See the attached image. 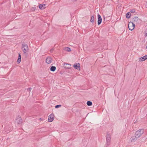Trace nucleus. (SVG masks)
Instances as JSON below:
<instances>
[{
    "mask_svg": "<svg viewBox=\"0 0 147 147\" xmlns=\"http://www.w3.org/2000/svg\"><path fill=\"white\" fill-rule=\"evenodd\" d=\"M139 18L137 17H135L133 19V21L134 22H137Z\"/></svg>",
    "mask_w": 147,
    "mask_h": 147,
    "instance_id": "dca6fc26",
    "label": "nucleus"
},
{
    "mask_svg": "<svg viewBox=\"0 0 147 147\" xmlns=\"http://www.w3.org/2000/svg\"><path fill=\"white\" fill-rule=\"evenodd\" d=\"M36 7L35 5H34V7H32L31 8V10L32 11H34L36 9V7Z\"/></svg>",
    "mask_w": 147,
    "mask_h": 147,
    "instance_id": "a211bd4d",
    "label": "nucleus"
},
{
    "mask_svg": "<svg viewBox=\"0 0 147 147\" xmlns=\"http://www.w3.org/2000/svg\"><path fill=\"white\" fill-rule=\"evenodd\" d=\"M74 67L75 69L80 70V64L79 63H75L74 65Z\"/></svg>",
    "mask_w": 147,
    "mask_h": 147,
    "instance_id": "1a4fd4ad",
    "label": "nucleus"
},
{
    "mask_svg": "<svg viewBox=\"0 0 147 147\" xmlns=\"http://www.w3.org/2000/svg\"><path fill=\"white\" fill-rule=\"evenodd\" d=\"M52 60V59L49 57H47L46 59V61L47 64L50 63Z\"/></svg>",
    "mask_w": 147,
    "mask_h": 147,
    "instance_id": "6e6552de",
    "label": "nucleus"
},
{
    "mask_svg": "<svg viewBox=\"0 0 147 147\" xmlns=\"http://www.w3.org/2000/svg\"><path fill=\"white\" fill-rule=\"evenodd\" d=\"M63 66L66 69H69L70 68L71 65L69 64L64 63Z\"/></svg>",
    "mask_w": 147,
    "mask_h": 147,
    "instance_id": "9d476101",
    "label": "nucleus"
},
{
    "mask_svg": "<svg viewBox=\"0 0 147 147\" xmlns=\"http://www.w3.org/2000/svg\"><path fill=\"white\" fill-rule=\"evenodd\" d=\"M31 88H28V90H30V91L31 90Z\"/></svg>",
    "mask_w": 147,
    "mask_h": 147,
    "instance_id": "393cba45",
    "label": "nucleus"
},
{
    "mask_svg": "<svg viewBox=\"0 0 147 147\" xmlns=\"http://www.w3.org/2000/svg\"><path fill=\"white\" fill-rule=\"evenodd\" d=\"M147 59V55H146L142 57H140L139 58L140 61H143Z\"/></svg>",
    "mask_w": 147,
    "mask_h": 147,
    "instance_id": "f8f14e48",
    "label": "nucleus"
},
{
    "mask_svg": "<svg viewBox=\"0 0 147 147\" xmlns=\"http://www.w3.org/2000/svg\"><path fill=\"white\" fill-rule=\"evenodd\" d=\"M22 120L20 117L18 116L16 119V122L18 124H20L22 123Z\"/></svg>",
    "mask_w": 147,
    "mask_h": 147,
    "instance_id": "423d86ee",
    "label": "nucleus"
},
{
    "mask_svg": "<svg viewBox=\"0 0 147 147\" xmlns=\"http://www.w3.org/2000/svg\"><path fill=\"white\" fill-rule=\"evenodd\" d=\"M61 105H57L55 106V108H58L59 107H61Z\"/></svg>",
    "mask_w": 147,
    "mask_h": 147,
    "instance_id": "5701e85b",
    "label": "nucleus"
},
{
    "mask_svg": "<svg viewBox=\"0 0 147 147\" xmlns=\"http://www.w3.org/2000/svg\"><path fill=\"white\" fill-rule=\"evenodd\" d=\"M98 24L99 25L101 23L102 19L98 13Z\"/></svg>",
    "mask_w": 147,
    "mask_h": 147,
    "instance_id": "0eeeda50",
    "label": "nucleus"
},
{
    "mask_svg": "<svg viewBox=\"0 0 147 147\" xmlns=\"http://www.w3.org/2000/svg\"><path fill=\"white\" fill-rule=\"evenodd\" d=\"M94 18L93 16H92L90 20V22H94Z\"/></svg>",
    "mask_w": 147,
    "mask_h": 147,
    "instance_id": "aec40b11",
    "label": "nucleus"
},
{
    "mask_svg": "<svg viewBox=\"0 0 147 147\" xmlns=\"http://www.w3.org/2000/svg\"><path fill=\"white\" fill-rule=\"evenodd\" d=\"M111 137L110 134H107L106 136V142L105 147H108L111 143Z\"/></svg>",
    "mask_w": 147,
    "mask_h": 147,
    "instance_id": "f257e3e1",
    "label": "nucleus"
},
{
    "mask_svg": "<svg viewBox=\"0 0 147 147\" xmlns=\"http://www.w3.org/2000/svg\"><path fill=\"white\" fill-rule=\"evenodd\" d=\"M54 116L53 114H51L48 117V121L49 122L52 121L54 119Z\"/></svg>",
    "mask_w": 147,
    "mask_h": 147,
    "instance_id": "39448f33",
    "label": "nucleus"
},
{
    "mask_svg": "<svg viewBox=\"0 0 147 147\" xmlns=\"http://www.w3.org/2000/svg\"><path fill=\"white\" fill-rule=\"evenodd\" d=\"M87 104L88 106H90L92 105V103L90 101H88L87 102Z\"/></svg>",
    "mask_w": 147,
    "mask_h": 147,
    "instance_id": "6ab92c4d",
    "label": "nucleus"
},
{
    "mask_svg": "<svg viewBox=\"0 0 147 147\" xmlns=\"http://www.w3.org/2000/svg\"><path fill=\"white\" fill-rule=\"evenodd\" d=\"M53 50H51V51H53Z\"/></svg>",
    "mask_w": 147,
    "mask_h": 147,
    "instance_id": "cd10ccee",
    "label": "nucleus"
},
{
    "mask_svg": "<svg viewBox=\"0 0 147 147\" xmlns=\"http://www.w3.org/2000/svg\"><path fill=\"white\" fill-rule=\"evenodd\" d=\"M146 49H147V45L146 46Z\"/></svg>",
    "mask_w": 147,
    "mask_h": 147,
    "instance_id": "a878e982",
    "label": "nucleus"
},
{
    "mask_svg": "<svg viewBox=\"0 0 147 147\" xmlns=\"http://www.w3.org/2000/svg\"><path fill=\"white\" fill-rule=\"evenodd\" d=\"M135 24H134L132 22H130L128 25V28L130 30H133L135 27Z\"/></svg>",
    "mask_w": 147,
    "mask_h": 147,
    "instance_id": "20e7f679",
    "label": "nucleus"
},
{
    "mask_svg": "<svg viewBox=\"0 0 147 147\" xmlns=\"http://www.w3.org/2000/svg\"><path fill=\"white\" fill-rule=\"evenodd\" d=\"M77 0H74V1H76Z\"/></svg>",
    "mask_w": 147,
    "mask_h": 147,
    "instance_id": "bb28decb",
    "label": "nucleus"
},
{
    "mask_svg": "<svg viewBox=\"0 0 147 147\" xmlns=\"http://www.w3.org/2000/svg\"><path fill=\"white\" fill-rule=\"evenodd\" d=\"M46 6V5L41 4H40L39 5V8L41 9H43L45 8V6Z\"/></svg>",
    "mask_w": 147,
    "mask_h": 147,
    "instance_id": "ddd939ff",
    "label": "nucleus"
},
{
    "mask_svg": "<svg viewBox=\"0 0 147 147\" xmlns=\"http://www.w3.org/2000/svg\"><path fill=\"white\" fill-rule=\"evenodd\" d=\"M22 49L24 53H25L28 51L29 49L28 45L24 43H23L22 44Z\"/></svg>",
    "mask_w": 147,
    "mask_h": 147,
    "instance_id": "f03ea898",
    "label": "nucleus"
},
{
    "mask_svg": "<svg viewBox=\"0 0 147 147\" xmlns=\"http://www.w3.org/2000/svg\"><path fill=\"white\" fill-rule=\"evenodd\" d=\"M131 16V14L130 12L127 13L126 14V17L127 18H129Z\"/></svg>",
    "mask_w": 147,
    "mask_h": 147,
    "instance_id": "4468645a",
    "label": "nucleus"
},
{
    "mask_svg": "<svg viewBox=\"0 0 147 147\" xmlns=\"http://www.w3.org/2000/svg\"><path fill=\"white\" fill-rule=\"evenodd\" d=\"M137 138H137L136 136L135 135V136H132L130 140L131 142H134L136 141Z\"/></svg>",
    "mask_w": 147,
    "mask_h": 147,
    "instance_id": "9b49d317",
    "label": "nucleus"
},
{
    "mask_svg": "<svg viewBox=\"0 0 147 147\" xmlns=\"http://www.w3.org/2000/svg\"><path fill=\"white\" fill-rule=\"evenodd\" d=\"M21 61V56L20 54H19L18 58L17 60V62L19 63Z\"/></svg>",
    "mask_w": 147,
    "mask_h": 147,
    "instance_id": "f3484780",
    "label": "nucleus"
},
{
    "mask_svg": "<svg viewBox=\"0 0 147 147\" xmlns=\"http://www.w3.org/2000/svg\"><path fill=\"white\" fill-rule=\"evenodd\" d=\"M56 67L55 66H52L50 68V70L51 71H54L56 69Z\"/></svg>",
    "mask_w": 147,
    "mask_h": 147,
    "instance_id": "2eb2a0df",
    "label": "nucleus"
},
{
    "mask_svg": "<svg viewBox=\"0 0 147 147\" xmlns=\"http://www.w3.org/2000/svg\"><path fill=\"white\" fill-rule=\"evenodd\" d=\"M144 131L143 129H140L137 131L135 133L136 137L138 138H139L144 133Z\"/></svg>",
    "mask_w": 147,
    "mask_h": 147,
    "instance_id": "7ed1b4c3",
    "label": "nucleus"
},
{
    "mask_svg": "<svg viewBox=\"0 0 147 147\" xmlns=\"http://www.w3.org/2000/svg\"><path fill=\"white\" fill-rule=\"evenodd\" d=\"M130 11L131 13H134L135 12V9H132L130 10Z\"/></svg>",
    "mask_w": 147,
    "mask_h": 147,
    "instance_id": "4be33fe9",
    "label": "nucleus"
},
{
    "mask_svg": "<svg viewBox=\"0 0 147 147\" xmlns=\"http://www.w3.org/2000/svg\"><path fill=\"white\" fill-rule=\"evenodd\" d=\"M145 36H147V33H145Z\"/></svg>",
    "mask_w": 147,
    "mask_h": 147,
    "instance_id": "b1692460",
    "label": "nucleus"
},
{
    "mask_svg": "<svg viewBox=\"0 0 147 147\" xmlns=\"http://www.w3.org/2000/svg\"><path fill=\"white\" fill-rule=\"evenodd\" d=\"M65 50L66 51H68V52H70L71 51V49L70 48L67 47L65 48Z\"/></svg>",
    "mask_w": 147,
    "mask_h": 147,
    "instance_id": "412c9836",
    "label": "nucleus"
}]
</instances>
